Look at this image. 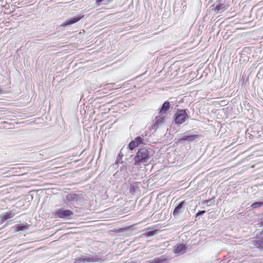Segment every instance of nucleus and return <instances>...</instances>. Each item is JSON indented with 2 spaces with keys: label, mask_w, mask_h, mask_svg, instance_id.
<instances>
[{
  "label": "nucleus",
  "mask_w": 263,
  "mask_h": 263,
  "mask_svg": "<svg viewBox=\"0 0 263 263\" xmlns=\"http://www.w3.org/2000/svg\"><path fill=\"white\" fill-rule=\"evenodd\" d=\"M151 157L149 151L143 148L139 149L134 158L135 165H138L141 163L146 162Z\"/></svg>",
  "instance_id": "obj_1"
},
{
  "label": "nucleus",
  "mask_w": 263,
  "mask_h": 263,
  "mask_svg": "<svg viewBox=\"0 0 263 263\" xmlns=\"http://www.w3.org/2000/svg\"><path fill=\"white\" fill-rule=\"evenodd\" d=\"M227 0H217L212 6V10L216 14L222 13L229 7Z\"/></svg>",
  "instance_id": "obj_2"
},
{
  "label": "nucleus",
  "mask_w": 263,
  "mask_h": 263,
  "mask_svg": "<svg viewBox=\"0 0 263 263\" xmlns=\"http://www.w3.org/2000/svg\"><path fill=\"white\" fill-rule=\"evenodd\" d=\"M187 109H178L174 116V123L176 125H180L184 123L188 118Z\"/></svg>",
  "instance_id": "obj_3"
},
{
  "label": "nucleus",
  "mask_w": 263,
  "mask_h": 263,
  "mask_svg": "<svg viewBox=\"0 0 263 263\" xmlns=\"http://www.w3.org/2000/svg\"><path fill=\"white\" fill-rule=\"evenodd\" d=\"M99 258L96 255H85L77 257L74 260L75 263H86L97 262L99 261Z\"/></svg>",
  "instance_id": "obj_4"
},
{
  "label": "nucleus",
  "mask_w": 263,
  "mask_h": 263,
  "mask_svg": "<svg viewBox=\"0 0 263 263\" xmlns=\"http://www.w3.org/2000/svg\"><path fill=\"white\" fill-rule=\"evenodd\" d=\"M73 215V212L69 210L59 209L55 212V217L62 219H70Z\"/></svg>",
  "instance_id": "obj_5"
},
{
  "label": "nucleus",
  "mask_w": 263,
  "mask_h": 263,
  "mask_svg": "<svg viewBox=\"0 0 263 263\" xmlns=\"http://www.w3.org/2000/svg\"><path fill=\"white\" fill-rule=\"evenodd\" d=\"M192 130H188L184 133L182 137L180 138V141H186L188 142H192L198 138L199 135L197 134H194V133Z\"/></svg>",
  "instance_id": "obj_6"
},
{
  "label": "nucleus",
  "mask_w": 263,
  "mask_h": 263,
  "mask_svg": "<svg viewBox=\"0 0 263 263\" xmlns=\"http://www.w3.org/2000/svg\"><path fill=\"white\" fill-rule=\"evenodd\" d=\"M143 139L140 136H138L134 140L131 141L128 145V148L130 150H133L135 147H137L143 142Z\"/></svg>",
  "instance_id": "obj_7"
},
{
  "label": "nucleus",
  "mask_w": 263,
  "mask_h": 263,
  "mask_svg": "<svg viewBox=\"0 0 263 263\" xmlns=\"http://www.w3.org/2000/svg\"><path fill=\"white\" fill-rule=\"evenodd\" d=\"M251 244L256 248L263 251V237H259L251 240Z\"/></svg>",
  "instance_id": "obj_8"
},
{
  "label": "nucleus",
  "mask_w": 263,
  "mask_h": 263,
  "mask_svg": "<svg viewBox=\"0 0 263 263\" xmlns=\"http://www.w3.org/2000/svg\"><path fill=\"white\" fill-rule=\"evenodd\" d=\"M173 251L175 254L180 255L186 252V248L184 244L178 243L174 247Z\"/></svg>",
  "instance_id": "obj_9"
},
{
  "label": "nucleus",
  "mask_w": 263,
  "mask_h": 263,
  "mask_svg": "<svg viewBox=\"0 0 263 263\" xmlns=\"http://www.w3.org/2000/svg\"><path fill=\"white\" fill-rule=\"evenodd\" d=\"M83 17V16H76L71 18H69L67 19L66 21H65L62 25V26L66 27L69 25H71L72 24H73L77 22H78L79 21H80L81 19H82Z\"/></svg>",
  "instance_id": "obj_10"
},
{
  "label": "nucleus",
  "mask_w": 263,
  "mask_h": 263,
  "mask_svg": "<svg viewBox=\"0 0 263 263\" xmlns=\"http://www.w3.org/2000/svg\"><path fill=\"white\" fill-rule=\"evenodd\" d=\"M15 215L13 211H9L5 213L2 214L0 215V221L3 223L5 220L13 218Z\"/></svg>",
  "instance_id": "obj_11"
},
{
  "label": "nucleus",
  "mask_w": 263,
  "mask_h": 263,
  "mask_svg": "<svg viewBox=\"0 0 263 263\" xmlns=\"http://www.w3.org/2000/svg\"><path fill=\"white\" fill-rule=\"evenodd\" d=\"M30 224L26 223H22L15 225L12 228L15 232H17L21 231L28 230Z\"/></svg>",
  "instance_id": "obj_12"
},
{
  "label": "nucleus",
  "mask_w": 263,
  "mask_h": 263,
  "mask_svg": "<svg viewBox=\"0 0 263 263\" xmlns=\"http://www.w3.org/2000/svg\"><path fill=\"white\" fill-rule=\"evenodd\" d=\"M185 201H181L175 208L173 214L174 216H177L179 215V214L182 212L181 210L182 209L183 206L185 205Z\"/></svg>",
  "instance_id": "obj_13"
},
{
  "label": "nucleus",
  "mask_w": 263,
  "mask_h": 263,
  "mask_svg": "<svg viewBox=\"0 0 263 263\" xmlns=\"http://www.w3.org/2000/svg\"><path fill=\"white\" fill-rule=\"evenodd\" d=\"M79 195L76 194H68L66 195V199L70 203H73L78 200Z\"/></svg>",
  "instance_id": "obj_14"
},
{
  "label": "nucleus",
  "mask_w": 263,
  "mask_h": 263,
  "mask_svg": "<svg viewBox=\"0 0 263 263\" xmlns=\"http://www.w3.org/2000/svg\"><path fill=\"white\" fill-rule=\"evenodd\" d=\"M170 106V103L168 101H165L162 104L161 108H160L159 110V114H165L168 111L169 109Z\"/></svg>",
  "instance_id": "obj_15"
},
{
  "label": "nucleus",
  "mask_w": 263,
  "mask_h": 263,
  "mask_svg": "<svg viewBox=\"0 0 263 263\" xmlns=\"http://www.w3.org/2000/svg\"><path fill=\"white\" fill-rule=\"evenodd\" d=\"M138 189V183L134 182L130 184L129 192L131 194H134Z\"/></svg>",
  "instance_id": "obj_16"
},
{
  "label": "nucleus",
  "mask_w": 263,
  "mask_h": 263,
  "mask_svg": "<svg viewBox=\"0 0 263 263\" xmlns=\"http://www.w3.org/2000/svg\"><path fill=\"white\" fill-rule=\"evenodd\" d=\"M158 232V230H153L148 231L146 232L144 235L146 237H151V236H153L156 235V234H157Z\"/></svg>",
  "instance_id": "obj_17"
},
{
  "label": "nucleus",
  "mask_w": 263,
  "mask_h": 263,
  "mask_svg": "<svg viewBox=\"0 0 263 263\" xmlns=\"http://www.w3.org/2000/svg\"><path fill=\"white\" fill-rule=\"evenodd\" d=\"M263 205V201H257L254 202L252 205L251 207L253 209H256L257 208L260 207V206Z\"/></svg>",
  "instance_id": "obj_18"
},
{
  "label": "nucleus",
  "mask_w": 263,
  "mask_h": 263,
  "mask_svg": "<svg viewBox=\"0 0 263 263\" xmlns=\"http://www.w3.org/2000/svg\"><path fill=\"white\" fill-rule=\"evenodd\" d=\"M123 150V148H122L121 151H120V152L119 153V154H118V156H117V160L116 161L117 162H120V163H123V161L122 160V157H123V154L122 153V151Z\"/></svg>",
  "instance_id": "obj_19"
},
{
  "label": "nucleus",
  "mask_w": 263,
  "mask_h": 263,
  "mask_svg": "<svg viewBox=\"0 0 263 263\" xmlns=\"http://www.w3.org/2000/svg\"><path fill=\"white\" fill-rule=\"evenodd\" d=\"M163 121V118L160 116H157L156 117V120L155 123L153 124V126H155L160 123H162Z\"/></svg>",
  "instance_id": "obj_20"
},
{
  "label": "nucleus",
  "mask_w": 263,
  "mask_h": 263,
  "mask_svg": "<svg viewBox=\"0 0 263 263\" xmlns=\"http://www.w3.org/2000/svg\"><path fill=\"white\" fill-rule=\"evenodd\" d=\"M162 260L160 258H155L152 261L149 263H161Z\"/></svg>",
  "instance_id": "obj_21"
},
{
  "label": "nucleus",
  "mask_w": 263,
  "mask_h": 263,
  "mask_svg": "<svg viewBox=\"0 0 263 263\" xmlns=\"http://www.w3.org/2000/svg\"><path fill=\"white\" fill-rule=\"evenodd\" d=\"M205 211L202 210V211H199L196 214L195 217L197 218L198 217L201 216L203 215L205 213Z\"/></svg>",
  "instance_id": "obj_22"
},
{
  "label": "nucleus",
  "mask_w": 263,
  "mask_h": 263,
  "mask_svg": "<svg viewBox=\"0 0 263 263\" xmlns=\"http://www.w3.org/2000/svg\"><path fill=\"white\" fill-rule=\"evenodd\" d=\"M119 163H120L116 161V162L114 164H112V167L115 168H117L118 167Z\"/></svg>",
  "instance_id": "obj_23"
},
{
  "label": "nucleus",
  "mask_w": 263,
  "mask_h": 263,
  "mask_svg": "<svg viewBox=\"0 0 263 263\" xmlns=\"http://www.w3.org/2000/svg\"><path fill=\"white\" fill-rule=\"evenodd\" d=\"M120 171L121 172H127L126 167L125 166H123L121 167Z\"/></svg>",
  "instance_id": "obj_24"
},
{
  "label": "nucleus",
  "mask_w": 263,
  "mask_h": 263,
  "mask_svg": "<svg viewBox=\"0 0 263 263\" xmlns=\"http://www.w3.org/2000/svg\"><path fill=\"white\" fill-rule=\"evenodd\" d=\"M103 1H104V0H96V5H97V6H99L101 5V3H102Z\"/></svg>",
  "instance_id": "obj_25"
},
{
  "label": "nucleus",
  "mask_w": 263,
  "mask_h": 263,
  "mask_svg": "<svg viewBox=\"0 0 263 263\" xmlns=\"http://www.w3.org/2000/svg\"><path fill=\"white\" fill-rule=\"evenodd\" d=\"M7 168H5V167L1 169L2 171H4V172H3V174H5L9 171V170H7Z\"/></svg>",
  "instance_id": "obj_26"
},
{
  "label": "nucleus",
  "mask_w": 263,
  "mask_h": 263,
  "mask_svg": "<svg viewBox=\"0 0 263 263\" xmlns=\"http://www.w3.org/2000/svg\"><path fill=\"white\" fill-rule=\"evenodd\" d=\"M3 90L0 88V94H2L3 93Z\"/></svg>",
  "instance_id": "obj_27"
},
{
  "label": "nucleus",
  "mask_w": 263,
  "mask_h": 263,
  "mask_svg": "<svg viewBox=\"0 0 263 263\" xmlns=\"http://www.w3.org/2000/svg\"><path fill=\"white\" fill-rule=\"evenodd\" d=\"M109 1H112V0H109Z\"/></svg>",
  "instance_id": "obj_28"
},
{
  "label": "nucleus",
  "mask_w": 263,
  "mask_h": 263,
  "mask_svg": "<svg viewBox=\"0 0 263 263\" xmlns=\"http://www.w3.org/2000/svg\"><path fill=\"white\" fill-rule=\"evenodd\" d=\"M262 215H263V213H262Z\"/></svg>",
  "instance_id": "obj_29"
}]
</instances>
